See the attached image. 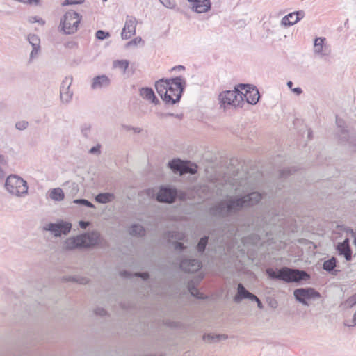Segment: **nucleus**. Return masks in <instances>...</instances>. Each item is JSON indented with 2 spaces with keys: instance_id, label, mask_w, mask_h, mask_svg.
Returning <instances> with one entry per match:
<instances>
[{
  "instance_id": "nucleus-31",
  "label": "nucleus",
  "mask_w": 356,
  "mask_h": 356,
  "mask_svg": "<svg viewBox=\"0 0 356 356\" xmlns=\"http://www.w3.org/2000/svg\"><path fill=\"white\" fill-rule=\"evenodd\" d=\"M129 61L127 60H115L113 63V66L115 68H119L122 70V72L124 74L127 69L129 67Z\"/></svg>"
},
{
  "instance_id": "nucleus-17",
  "label": "nucleus",
  "mask_w": 356,
  "mask_h": 356,
  "mask_svg": "<svg viewBox=\"0 0 356 356\" xmlns=\"http://www.w3.org/2000/svg\"><path fill=\"white\" fill-rule=\"evenodd\" d=\"M305 17V12L303 10L295 11L285 15L281 20V24L284 26H290Z\"/></svg>"
},
{
  "instance_id": "nucleus-53",
  "label": "nucleus",
  "mask_w": 356,
  "mask_h": 356,
  "mask_svg": "<svg viewBox=\"0 0 356 356\" xmlns=\"http://www.w3.org/2000/svg\"><path fill=\"white\" fill-rule=\"evenodd\" d=\"M75 3H81V1H75L73 0H65L63 3H62V6H67V5H72Z\"/></svg>"
},
{
  "instance_id": "nucleus-64",
  "label": "nucleus",
  "mask_w": 356,
  "mask_h": 356,
  "mask_svg": "<svg viewBox=\"0 0 356 356\" xmlns=\"http://www.w3.org/2000/svg\"><path fill=\"white\" fill-rule=\"evenodd\" d=\"M353 321L355 322V324H356V312L354 314L353 316Z\"/></svg>"
},
{
  "instance_id": "nucleus-11",
  "label": "nucleus",
  "mask_w": 356,
  "mask_h": 356,
  "mask_svg": "<svg viewBox=\"0 0 356 356\" xmlns=\"http://www.w3.org/2000/svg\"><path fill=\"white\" fill-rule=\"evenodd\" d=\"M177 195V190L170 186H161L157 193L156 200L160 202L172 203Z\"/></svg>"
},
{
  "instance_id": "nucleus-42",
  "label": "nucleus",
  "mask_w": 356,
  "mask_h": 356,
  "mask_svg": "<svg viewBox=\"0 0 356 356\" xmlns=\"http://www.w3.org/2000/svg\"><path fill=\"white\" fill-rule=\"evenodd\" d=\"M28 126L29 122L26 120L19 121L15 124L16 129L20 131L25 130Z\"/></svg>"
},
{
  "instance_id": "nucleus-47",
  "label": "nucleus",
  "mask_w": 356,
  "mask_h": 356,
  "mask_svg": "<svg viewBox=\"0 0 356 356\" xmlns=\"http://www.w3.org/2000/svg\"><path fill=\"white\" fill-rule=\"evenodd\" d=\"M22 3L28 4V5H35V6H40L41 1L40 0H23Z\"/></svg>"
},
{
  "instance_id": "nucleus-54",
  "label": "nucleus",
  "mask_w": 356,
  "mask_h": 356,
  "mask_svg": "<svg viewBox=\"0 0 356 356\" xmlns=\"http://www.w3.org/2000/svg\"><path fill=\"white\" fill-rule=\"evenodd\" d=\"M248 299L252 300V301H254V302H257L258 300V297L257 296H255L254 294L250 292L248 298Z\"/></svg>"
},
{
  "instance_id": "nucleus-50",
  "label": "nucleus",
  "mask_w": 356,
  "mask_h": 356,
  "mask_svg": "<svg viewBox=\"0 0 356 356\" xmlns=\"http://www.w3.org/2000/svg\"><path fill=\"white\" fill-rule=\"evenodd\" d=\"M106 313V311L104 308H97L95 309V314L102 316H105Z\"/></svg>"
},
{
  "instance_id": "nucleus-33",
  "label": "nucleus",
  "mask_w": 356,
  "mask_h": 356,
  "mask_svg": "<svg viewBox=\"0 0 356 356\" xmlns=\"http://www.w3.org/2000/svg\"><path fill=\"white\" fill-rule=\"evenodd\" d=\"M188 289L191 296L199 299L204 298L203 295L199 292L198 289L193 285V284L189 283L188 285Z\"/></svg>"
},
{
  "instance_id": "nucleus-29",
  "label": "nucleus",
  "mask_w": 356,
  "mask_h": 356,
  "mask_svg": "<svg viewBox=\"0 0 356 356\" xmlns=\"http://www.w3.org/2000/svg\"><path fill=\"white\" fill-rule=\"evenodd\" d=\"M31 45L32 47V50L29 54V63H33L35 59L38 58L41 52L40 44H31Z\"/></svg>"
},
{
  "instance_id": "nucleus-4",
  "label": "nucleus",
  "mask_w": 356,
  "mask_h": 356,
  "mask_svg": "<svg viewBox=\"0 0 356 356\" xmlns=\"http://www.w3.org/2000/svg\"><path fill=\"white\" fill-rule=\"evenodd\" d=\"M97 239V234H83L76 237H70L65 240L64 249L72 250L77 248L88 247L95 243Z\"/></svg>"
},
{
  "instance_id": "nucleus-63",
  "label": "nucleus",
  "mask_w": 356,
  "mask_h": 356,
  "mask_svg": "<svg viewBox=\"0 0 356 356\" xmlns=\"http://www.w3.org/2000/svg\"><path fill=\"white\" fill-rule=\"evenodd\" d=\"M38 19L40 20V22H38L39 24H44L45 22L42 18H38Z\"/></svg>"
},
{
  "instance_id": "nucleus-16",
  "label": "nucleus",
  "mask_w": 356,
  "mask_h": 356,
  "mask_svg": "<svg viewBox=\"0 0 356 356\" xmlns=\"http://www.w3.org/2000/svg\"><path fill=\"white\" fill-rule=\"evenodd\" d=\"M190 3L191 9L197 13L209 11L211 6V0H187Z\"/></svg>"
},
{
  "instance_id": "nucleus-27",
  "label": "nucleus",
  "mask_w": 356,
  "mask_h": 356,
  "mask_svg": "<svg viewBox=\"0 0 356 356\" xmlns=\"http://www.w3.org/2000/svg\"><path fill=\"white\" fill-rule=\"evenodd\" d=\"M49 197L54 201H62L64 200L65 194L60 188H56L50 191Z\"/></svg>"
},
{
  "instance_id": "nucleus-5",
  "label": "nucleus",
  "mask_w": 356,
  "mask_h": 356,
  "mask_svg": "<svg viewBox=\"0 0 356 356\" xmlns=\"http://www.w3.org/2000/svg\"><path fill=\"white\" fill-rule=\"evenodd\" d=\"M6 190L16 196H24L28 193L27 182L17 175H10L5 183Z\"/></svg>"
},
{
  "instance_id": "nucleus-13",
  "label": "nucleus",
  "mask_w": 356,
  "mask_h": 356,
  "mask_svg": "<svg viewBox=\"0 0 356 356\" xmlns=\"http://www.w3.org/2000/svg\"><path fill=\"white\" fill-rule=\"evenodd\" d=\"M241 89L245 90V93L243 94L246 99L248 103L250 104H256L259 99V92L255 87H250L249 85L241 84L240 86Z\"/></svg>"
},
{
  "instance_id": "nucleus-1",
  "label": "nucleus",
  "mask_w": 356,
  "mask_h": 356,
  "mask_svg": "<svg viewBox=\"0 0 356 356\" xmlns=\"http://www.w3.org/2000/svg\"><path fill=\"white\" fill-rule=\"evenodd\" d=\"M261 195L252 192L242 197H230L222 200L211 208V214L216 217L226 218L238 213L244 207L253 206L260 202Z\"/></svg>"
},
{
  "instance_id": "nucleus-8",
  "label": "nucleus",
  "mask_w": 356,
  "mask_h": 356,
  "mask_svg": "<svg viewBox=\"0 0 356 356\" xmlns=\"http://www.w3.org/2000/svg\"><path fill=\"white\" fill-rule=\"evenodd\" d=\"M293 296L297 301L305 306H309L308 300L321 298L320 293L311 287L296 289L293 291Z\"/></svg>"
},
{
  "instance_id": "nucleus-6",
  "label": "nucleus",
  "mask_w": 356,
  "mask_h": 356,
  "mask_svg": "<svg viewBox=\"0 0 356 356\" xmlns=\"http://www.w3.org/2000/svg\"><path fill=\"white\" fill-rule=\"evenodd\" d=\"M185 86L186 81L182 77L177 76L170 79L168 93L172 100L175 101V104L180 100Z\"/></svg>"
},
{
  "instance_id": "nucleus-55",
  "label": "nucleus",
  "mask_w": 356,
  "mask_h": 356,
  "mask_svg": "<svg viewBox=\"0 0 356 356\" xmlns=\"http://www.w3.org/2000/svg\"><path fill=\"white\" fill-rule=\"evenodd\" d=\"M248 299L252 300V301H254V302H257L258 300V297L257 296H255L254 294L250 292L248 298Z\"/></svg>"
},
{
  "instance_id": "nucleus-58",
  "label": "nucleus",
  "mask_w": 356,
  "mask_h": 356,
  "mask_svg": "<svg viewBox=\"0 0 356 356\" xmlns=\"http://www.w3.org/2000/svg\"><path fill=\"white\" fill-rule=\"evenodd\" d=\"M292 91L297 95H300L302 92V90L300 88H293Z\"/></svg>"
},
{
  "instance_id": "nucleus-39",
  "label": "nucleus",
  "mask_w": 356,
  "mask_h": 356,
  "mask_svg": "<svg viewBox=\"0 0 356 356\" xmlns=\"http://www.w3.org/2000/svg\"><path fill=\"white\" fill-rule=\"evenodd\" d=\"M74 203L77 204H81L90 208H95L94 204L86 199H76L74 200Z\"/></svg>"
},
{
  "instance_id": "nucleus-40",
  "label": "nucleus",
  "mask_w": 356,
  "mask_h": 356,
  "mask_svg": "<svg viewBox=\"0 0 356 356\" xmlns=\"http://www.w3.org/2000/svg\"><path fill=\"white\" fill-rule=\"evenodd\" d=\"M110 37V33L102 30H99L96 32V38L98 40H103Z\"/></svg>"
},
{
  "instance_id": "nucleus-45",
  "label": "nucleus",
  "mask_w": 356,
  "mask_h": 356,
  "mask_svg": "<svg viewBox=\"0 0 356 356\" xmlns=\"http://www.w3.org/2000/svg\"><path fill=\"white\" fill-rule=\"evenodd\" d=\"M6 161L3 156L0 155V178H2L5 176L4 172V167L6 166Z\"/></svg>"
},
{
  "instance_id": "nucleus-2",
  "label": "nucleus",
  "mask_w": 356,
  "mask_h": 356,
  "mask_svg": "<svg viewBox=\"0 0 356 356\" xmlns=\"http://www.w3.org/2000/svg\"><path fill=\"white\" fill-rule=\"evenodd\" d=\"M266 273L272 280H279L287 283L306 281L310 278L309 275L304 270L282 267L275 270L272 268L266 270Z\"/></svg>"
},
{
  "instance_id": "nucleus-38",
  "label": "nucleus",
  "mask_w": 356,
  "mask_h": 356,
  "mask_svg": "<svg viewBox=\"0 0 356 356\" xmlns=\"http://www.w3.org/2000/svg\"><path fill=\"white\" fill-rule=\"evenodd\" d=\"M91 131V126L89 124H84L81 127V134L82 135L88 138L90 137Z\"/></svg>"
},
{
  "instance_id": "nucleus-44",
  "label": "nucleus",
  "mask_w": 356,
  "mask_h": 356,
  "mask_svg": "<svg viewBox=\"0 0 356 356\" xmlns=\"http://www.w3.org/2000/svg\"><path fill=\"white\" fill-rule=\"evenodd\" d=\"M64 46L66 49H76L79 47L78 43L74 40H70L66 42L64 44Z\"/></svg>"
},
{
  "instance_id": "nucleus-35",
  "label": "nucleus",
  "mask_w": 356,
  "mask_h": 356,
  "mask_svg": "<svg viewBox=\"0 0 356 356\" xmlns=\"http://www.w3.org/2000/svg\"><path fill=\"white\" fill-rule=\"evenodd\" d=\"M356 305V293L350 296L344 302L342 303L345 307H352Z\"/></svg>"
},
{
  "instance_id": "nucleus-37",
  "label": "nucleus",
  "mask_w": 356,
  "mask_h": 356,
  "mask_svg": "<svg viewBox=\"0 0 356 356\" xmlns=\"http://www.w3.org/2000/svg\"><path fill=\"white\" fill-rule=\"evenodd\" d=\"M27 40L30 44H40V39L35 34H29Z\"/></svg>"
},
{
  "instance_id": "nucleus-57",
  "label": "nucleus",
  "mask_w": 356,
  "mask_h": 356,
  "mask_svg": "<svg viewBox=\"0 0 356 356\" xmlns=\"http://www.w3.org/2000/svg\"><path fill=\"white\" fill-rule=\"evenodd\" d=\"M89 222H87V221H80L79 222V226L82 228V229H86L88 225H89Z\"/></svg>"
},
{
  "instance_id": "nucleus-59",
  "label": "nucleus",
  "mask_w": 356,
  "mask_h": 356,
  "mask_svg": "<svg viewBox=\"0 0 356 356\" xmlns=\"http://www.w3.org/2000/svg\"><path fill=\"white\" fill-rule=\"evenodd\" d=\"M184 70V67L183 65H178V66H176V67H174L172 70Z\"/></svg>"
},
{
  "instance_id": "nucleus-62",
  "label": "nucleus",
  "mask_w": 356,
  "mask_h": 356,
  "mask_svg": "<svg viewBox=\"0 0 356 356\" xmlns=\"http://www.w3.org/2000/svg\"><path fill=\"white\" fill-rule=\"evenodd\" d=\"M121 275H123V276H128L129 273L127 271H123V272L121 273Z\"/></svg>"
},
{
  "instance_id": "nucleus-36",
  "label": "nucleus",
  "mask_w": 356,
  "mask_h": 356,
  "mask_svg": "<svg viewBox=\"0 0 356 356\" xmlns=\"http://www.w3.org/2000/svg\"><path fill=\"white\" fill-rule=\"evenodd\" d=\"M297 170L293 168H284L280 171V177L286 178L289 175H292Z\"/></svg>"
},
{
  "instance_id": "nucleus-21",
  "label": "nucleus",
  "mask_w": 356,
  "mask_h": 356,
  "mask_svg": "<svg viewBox=\"0 0 356 356\" xmlns=\"http://www.w3.org/2000/svg\"><path fill=\"white\" fill-rule=\"evenodd\" d=\"M140 95L143 99L149 100L156 105L159 103V100L156 98L153 90L150 88H142L140 90Z\"/></svg>"
},
{
  "instance_id": "nucleus-28",
  "label": "nucleus",
  "mask_w": 356,
  "mask_h": 356,
  "mask_svg": "<svg viewBox=\"0 0 356 356\" xmlns=\"http://www.w3.org/2000/svg\"><path fill=\"white\" fill-rule=\"evenodd\" d=\"M197 166L195 164H191L189 161H185L183 165L181 175L189 173L194 175L197 172Z\"/></svg>"
},
{
  "instance_id": "nucleus-23",
  "label": "nucleus",
  "mask_w": 356,
  "mask_h": 356,
  "mask_svg": "<svg viewBox=\"0 0 356 356\" xmlns=\"http://www.w3.org/2000/svg\"><path fill=\"white\" fill-rule=\"evenodd\" d=\"M250 292L244 287V286L239 283L237 286V293L234 300L236 302H240L243 299L247 298Z\"/></svg>"
},
{
  "instance_id": "nucleus-9",
  "label": "nucleus",
  "mask_w": 356,
  "mask_h": 356,
  "mask_svg": "<svg viewBox=\"0 0 356 356\" xmlns=\"http://www.w3.org/2000/svg\"><path fill=\"white\" fill-rule=\"evenodd\" d=\"M71 229L72 224L63 220L56 223L50 222L43 227L44 230L51 232L56 237H60L62 234H67Z\"/></svg>"
},
{
  "instance_id": "nucleus-30",
  "label": "nucleus",
  "mask_w": 356,
  "mask_h": 356,
  "mask_svg": "<svg viewBox=\"0 0 356 356\" xmlns=\"http://www.w3.org/2000/svg\"><path fill=\"white\" fill-rule=\"evenodd\" d=\"M337 266V259L332 257L331 259L326 260L323 262V268L329 272L332 273Z\"/></svg>"
},
{
  "instance_id": "nucleus-12",
  "label": "nucleus",
  "mask_w": 356,
  "mask_h": 356,
  "mask_svg": "<svg viewBox=\"0 0 356 356\" xmlns=\"http://www.w3.org/2000/svg\"><path fill=\"white\" fill-rule=\"evenodd\" d=\"M170 81V79H160L156 82L155 88H156L157 92L161 96V99L166 104H174L175 101L172 100V99L168 96V87H169Z\"/></svg>"
},
{
  "instance_id": "nucleus-3",
  "label": "nucleus",
  "mask_w": 356,
  "mask_h": 356,
  "mask_svg": "<svg viewBox=\"0 0 356 356\" xmlns=\"http://www.w3.org/2000/svg\"><path fill=\"white\" fill-rule=\"evenodd\" d=\"M82 16L81 15L70 10L62 17L59 28L65 34H74L77 31Z\"/></svg>"
},
{
  "instance_id": "nucleus-48",
  "label": "nucleus",
  "mask_w": 356,
  "mask_h": 356,
  "mask_svg": "<svg viewBox=\"0 0 356 356\" xmlns=\"http://www.w3.org/2000/svg\"><path fill=\"white\" fill-rule=\"evenodd\" d=\"M203 339L205 341H207L208 343L214 342L213 335L210 334H204L203 337Z\"/></svg>"
},
{
  "instance_id": "nucleus-24",
  "label": "nucleus",
  "mask_w": 356,
  "mask_h": 356,
  "mask_svg": "<svg viewBox=\"0 0 356 356\" xmlns=\"http://www.w3.org/2000/svg\"><path fill=\"white\" fill-rule=\"evenodd\" d=\"M184 162L179 159H173L168 163V167L175 172H179L180 175L181 173L183 165H184Z\"/></svg>"
},
{
  "instance_id": "nucleus-20",
  "label": "nucleus",
  "mask_w": 356,
  "mask_h": 356,
  "mask_svg": "<svg viewBox=\"0 0 356 356\" xmlns=\"http://www.w3.org/2000/svg\"><path fill=\"white\" fill-rule=\"evenodd\" d=\"M111 83L110 79L106 75H99L93 78L91 88L93 90L108 87Z\"/></svg>"
},
{
  "instance_id": "nucleus-26",
  "label": "nucleus",
  "mask_w": 356,
  "mask_h": 356,
  "mask_svg": "<svg viewBox=\"0 0 356 356\" xmlns=\"http://www.w3.org/2000/svg\"><path fill=\"white\" fill-rule=\"evenodd\" d=\"M129 234L136 236H143L145 234L144 227L139 224H134L129 228Z\"/></svg>"
},
{
  "instance_id": "nucleus-32",
  "label": "nucleus",
  "mask_w": 356,
  "mask_h": 356,
  "mask_svg": "<svg viewBox=\"0 0 356 356\" xmlns=\"http://www.w3.org/2000/svg\"><path fill=\"white\" fill-rule=\"evenodd\" d=\"M209 237L204 236L201 238L196 246L197 250L200 254H203L208 243Z\"/></svg>"
},
{
  "instance_id": "nucleus-14",
  "label": "nucleus",
  "mask_w": 356,
  "mask_h": 356,
  "mask_svg": "<svg viewBox=\"0 0 356 356\" xmlns=\"http://www.w3.org/2000/svg\"><path fill=\"white\" fill-rule=\"evenodd\" d=\"M202 266L200 260L197 259H185L180 263L181 269L186 273H195Z\"/></svg>"
},
{
  "instance_id": "nucleus-15",
  "label": "nucleus",
  "mask_w": 356,
  "mask_h": 356,
  "mask_svg": "<svg viewBox=\"0 0 356 356\" xmlns=\"http://www.w3.org/2000/svg\"><path fill=\"white\" fill-rule=\"evenodd\" d=\"M136 19L134 17H127L124 28L121 33V37L124 40H127L131 35L136 33Z\"/></svg>"
},
{
  "instance_id": "nucleus-49",
  "label": "nucleus",
  "mask_w": 356,
  "mask_h": 356,
  "mask_svg": "<svg viewBox=\"0 0 356 356\" xmlns=\"http://www.w3.org/2000/svg\"><path fill=\"white\" fill-rule=\"evenodd\" d=\"M227 338V337L225 334H216L213 335L214 342L219 341L222 339L225 340Z\"/></svg>"
},
{
  "instance_id": "nucleus-25",
  "label": "nucleus",
  "mask_w": 356,
  "mask_h": 356,
  "mask_svg": "<svg viewBox=\"0 0 356 356\" xmlns=\"http://www.w3.org/2000/svg\"><path fill=\"white\" fill-rule=\"evenodd\" d=\"M95 199L99 203L106 204L113 201L115 199V195L111 193H102L98 194Z\"/></svg>"
},
{
  "instance_id": "nucleus-51",
  "label": "nucleus",
  "mask_w": 356,
  "mask_h": 356,
  "mask_svg": "<svg viewBox=\"0 0 356 356\" xmlns=\"http://www.w3.org/2000/svg\"><path fill=\"white\" fill-rule=\"evenodd\" d=\"M136 275L141 277L144 280H147L149 277L148 273H136Z\"/></svg>"
},
{
  "instance_id": "nucleus-34",
  "label": "nucleus",
  "mask_w": 356,
  "mask_h": 356,
  "mask_svg": "<svg viewBox=\"0 0 356 356\" xmlns=\"http://www.w3.org/2000/svg\"><path fill=\"white\" fill-rule=\"evenodd\" d=\"M67 280L75 282L81 284H86L88 282V279L87 277L79 275L70 276Z\"/></svg>"
},
{
  "instance_id": "nucleus-7",
  "label": "nucleus",
  "mask_w": 356,
  "mask_h": 356,
  "mask_svg": "<svg viewBox=\"0 0 356 356\" xmlns=\"http://www.w3.org/2000/svg\"><path fill=\"white\" fill-rule=\"evenodd\" d=\"M243 99V92L238 89L235 90H227L219 95V100L222 106L239 105L240 101Z\"/></svg>"
},
{
  "instance_id": "nucleus-18",
  "label": "nucleus",
  "mask_w": 356,
  "mask_h": 356,
  "mask_svg": "<svg viewBox=\"0 0 356 356\" xmlns=\"http://www.w3.org/2000/svg\"><path fill=\"white\" fill-rule=\"evenodd\" d=\"M336 123L339 128V138L341 142H347L350 145L355 146L356 144L354 143L353 138L349 135V133L347 129H346L343 125V121L338 118H336Z\"/></svg>"
},
{
  "instance_id": "nucleus-61",
  "label": "nucleus",
  "mask_w": 356,
  "mask_h": 356,
  "mask_svg": "<svg viewBox=\"0 0 356 356\" xmlns=\"http://www.w3.org/2000/svg\"><path fill=\"white\" fill-rule=\"evenodd\" d=\"M287 86H288L290 89H291V90H292V89H293V88H292V86H293V82H292V81H288V82H287Z\"/></svg>"
},
{
  "instance_id": "nucleus-43",
  "label": "nucleus",
  "mask_w": 356,
  "mask_h": 356,
  "mask_svg": "<svg viewBox=\"0 0 356 356\" xmlns=\"http://www.w3.org/2000/svg\"><path fill=\"white\" fill-rule=\"evenodd\" d=\"M140 43H142L143 44L144 41L142 40V38L140 37H136L134 39H133L132 40L129 41L127 44V47H129L131 46H136Z\"/></svg>"
},
{
  "instance_id": "nucleus-22",
  "label": "nucleus",
  "mask_w": 356,
  "mask_h": 356,
  "mask_svg": "<svg viewBox=\"0 0 356 356\" xmlns=\"http://www.w3.org/2000/svg\"><path fill=\"white\" fill-rule=\"evenodd\" d=\"M325 41V38L322 37L316 38L314 40V54L320 56L321 57L327 54L323 50Z\"/></svg>"
},
{
  "instance_id": "nucleus-41",
  "label": "nucleus",
  "mask_w": 356,
  "mask_h": 356,
  "mask_svg": "<svg viewBox=\"0 0 356 356\" xmlns=\"http://www.w3.org/2000/svg\"><path fill=\"white\" fill-rule=\"evenodd\" d=\"M159 1L166 8L172 9L176 6L175 0H159Z\"/></svg>"
},
{
  "instance_id": "nucleus-56",
  "label": "nucleus",
  "mask_w": 356,
  "mask_h": 356,
  "mask_svg": "<svg viewBox=\"0 0 356 356\" xmlns=\"http://www.w3.org/2000/svg\"><path fill=\"white\" fill-rule=\"evenodd\" d=\"M40 20L38 19V17L37 16H31L29 17V22L30 23H35V22H40Z\"/></svg>"
},
{
  "instance_id": "nucleus-46",
  "label": "nucleus",
  "mask_w": 356,
  "mask_h": 356,
  "mask_svg": "<svg viewBox=\"0 0 356 356\" xmlns=\"http://www.w3.org/2000/svg\"><path fill=\"white\" fill-rule=\"evenodd\" d=\"M100 148H101V145L99 144H97L96 146L92 147L89 150V153L92 154L99 155L101 153Z\"/></svg>"
},
{
  "instance_id": "nucleus-60",
  "label": "nucleus",
  "mask_w": 356,
  "mask_h": 356,
  "mask_svg": "<svg viewBox=\"0 0 356 356\" xmlns=\"http://www.w3.org/2000/svg\"><path fill=\"white\" fill-rule=\"evenodd\" d=\"M257 303V307L259 308V309H262L263 308V305H262V302L260 301L259 299H258V300L256 302Z\"/></svg>"
},
{
  "instance_id": "nucleus-52",
  "label": "nucleus",
  "mask_w": 356,
  "mask_h": 356,
  "mask_svg": "<svg viewBox=\"0 0 356 356\" xmlns=\"http://www.w3.org/2000/svg\"><path fill=\"white\" fill-rule=\"evenodd\" d=\"M185 248L184 245H183V243H180V242H176L175 244V249L176 250H183Z\"/></svg>"
},
{
  "instance_id": "nucleus-10",
  "label": "nucleus",
  "mask_w": 356,
  "mask_h": 356,
  "mask_svg": "<svg viewBox=\"0 0 356 356\" xmlns=\"http://www.w3.org/2000/svg\"><path fill=\"white\" fill-rule=\"evenodd\" d=\"M72 76H68L63 80L60 88V97L63 104H68L71 102L73 92L70 90V86L72 83Z\"/></svg>"
},
{
  "instance_id": "nucleus-19",
  "label": "nucleus",
  "mask_w": 356,
  "mask_h": 356,
  "mask_svg": "<svg viewBox=\"0 0 356 356\" xmlns=\"http://www.w3.org/2000/svg\"><path fill=\"white\" fill-rule=\"evenodd\" d=\"M337 250L340 255L344 256L346 261L352 259V250L348 238H346L343 242L339 243L337 245Z\"/></svg>"
}]
</instances>
